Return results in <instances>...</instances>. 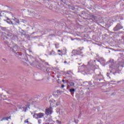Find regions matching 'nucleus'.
I'll return each mask as SVG.
<instances>
[{
    "label": "nucleus",
    "mask_w": 124,
    "mask_h": 124,
    "mask_svg": "<svg viewBox=\"0 0 124 124\" xmlns=\"http://www.w3.org/2000/svg\"><path fill=\"white\" fill-rule=\"evenodd\" d=\"M45 124H49V123H46Z\"/></svg>",
    "instance_id": "obj_29"
},
{
    "label": "nucleus",
    "mask_w": 124,
    "mask_h": 124,
    "mask_svg": "<svg viewBox=\"0 0 124 124\" xmlns=\"http://www.w3.org/2000/svg\"><path fill=\"white\" fill-rule=\"evenodd\" d=\"M62 82H64V80L63 79V80H62Z\"/></svg>",
    "instance_id": "obj_28"
},
{
    "label": "nucleus",
    "mask_w": 124,
    "mask_h": 124,
    "mask_svg": "<svg viewBox=\"0 0 124 124\" xmlns=\"http://www.w3.org/2000/svg\"><path fill=\"white\" fill-rule=\"evenodd\" d=\"M56 122L57 123V124H62V122L59 120H56Z\"/></svg>",
    "instance_id": "obj_15"
},
{
    "label": "nucleus",
    "mask_w": 124,
    "mask_h": 124,
    "mask_svg": "<svg viewBox=\"0 0 124 124\" xmlns=\"http://www.w3.org/2000/svg\"><path fill=\"white\" fill-rule=\"evenodd\" d=\"M55 47L56 48H57L58 49V48H59V46H58L57 45H55Z\"/></svg>",
    "instance_id": "obj_17"
},
{
    "label": "nucleus",
    "mask_w": 124,
    "mask_h": 124,
    "mask_svg": "<svg viewBox=\"0 0 124 124\" xmlns=\"http://www.w3.org/2000/svg\"><path fill=\"white\" fill-rule=\"evenodd\" d=\"M35 116H36V119H41L44 117V113H39L35 114Z\"/></svg>",
    "instance_id": "obj_4"
},
{
    "label": "nucleus",
    "mask_w": 124,
    "mask_h": 124,
    "mask_svg": "<svg viewBox=\"0 0 124 124\" xmlns=\"http://www.w3.org/2000/svg\"><path fill=\"white\" fill-rule=\"evenodd\" d=\"M23 62H25L26 63H26L28 65H29V64H30L32 66L33 65H35V62H33V61H28V58L27 57H26L24 59H23Z\"/></svg>",
    "instance_id": "obj_3"
},
{
    "label": "nucleus",
    "mask_w": 124,
    "mask_h": 124,
    "mask_svg": "<svg viewBox=\"0 0 124 124\" xmlns=\"http://www.w3.org/2000/svg\"><path fill=\"white\" fill-rule=\"evenodd\" d=\"M4 21H6V20H4Z\"/></svg>",
    "instance_id": "obj_31"
},
{
    "label": "nucleus",
    "mask_w": 124,
    "mask_h": 124,
    "mask_svg": "<svg viewBox=\"0 0 124 124\" xmlns=\"http://www.w3.org/2000/svg\"><path fill=\"white\" fill-rule=\"evenodd\" d=\"M70 92L71 93H74V92H75V89H71L70 90Z\"/></svg>",
    "instance_id": "obj_13"
},
{
    "label": "nucleus",
    "mask_w": 124,
    "mask_h": 124,
    "mask_svg": "<svg viewBox=\"0 0 124 124\" xmlns=\"http://www.w3.org/2000/svg\"><path fill=\"white\" fill-rule=\"evenodd\" d=\"M109 67H110V68H113V67H112L111 66H110Z\"/></svg>",
    "instance_id": "obj_22"
},
{
    "label": "nucleus",
    "mask_w": 124,
    "mask_h": 124,
    "mask_svg": "<svg viewBox=\"0 0 124 124\" xmlns=\"http://www.w3.org/2000/svg\"><path fill=\"white\" fill-rule=\"evenodd\" d=\"M92 18L94 19V20H96L97 19V17L94 16H92Z\"/></svg>",
    "instance_id": "obj_12"
},
{
    "label": "nucleus",
    "mask_w": 124,
    "mask_h": 124,
    "mask_svg": "<svg viewBox=\"0 0 124 124\" xmlns=\"http://www.w3.org/2000/svg\"><path fill=\"white\" fill-rule=\"evenodd\" d=\"M73 53H76V55H80V51L78 50H73Z\"/></svg>",
    "instance_id": "obj_7"
},
{
    "label": "nucleus",
    "mask_w": 124,
    "mask_h": 124,
    "mask_svg": "<svg viewBox=\"0 0 124 124\" xmlns=\"http://www.w3.org/2000/svg\"><path fill=\"white\" fill-rule=\"evenodd\" d=\"M58 52H62V51H61V50H58Z\"/></svg>",
    "instance_id": "obj_21"
},
{
    "label": "nucleus",
    "mask_w": 124,
    "mask_h": 124,
    "mask_svg": "<svg viewBox=\"0 0 124 124\" xmlns=\"http://www.w3.org/2000/svg\"><path fill=\"white\" fill-rule=\"evenodd\" d=\"M120 29H123V27L121 28H119V25H117L114 28V31H119Z\"/></svg>",
    "instance_id": "obj_8"
},
{
    "label": "nucleus",
    "mask_w": 124,
    "mask_h": 124,
    "mask_svg": "<svg viewBox=\"0 0 124 124\" xmlns=\"http://www.w3.org/2000/svg\"><path fill=\"white\" fill-rule=\"evenodd\" d=\"M66 62H67L66 61H65V62H64V63H66Z\"/></svg>",
    "instance_id": "obj_23"
},
{
    "label": "nucleus",
    "mask_w": 124,
    "mask_h": 124,
    "mask_svg": "<svg viewBox=\"0 0 124 124\" xmlns=\"http://www.w3.org/2000/svg\"><path fill=\"white\" fill-rule=\"evenodd\" d=\"M104 92H105V93H106V92H107V91H104Z\"/></svg>",
    "instance_id": "obj_30"
},
{
    "label": "nucleus",
    "mask_w": 124,
    "mask_h": 124,
    "mask_svg": "<svg viewBox=\"0 0 124 124\" xmlns=\"http://www.w3.org/2000/svg\"><path fill=\"white\" fill-rule=\"evenodd\" d=\"M13 34H12V33H8L7 34V38H10V37H12Z\"/></svg>",
    "instance_id": "obj_6"
},
{
    "label": "nucleus",
    "mask_w": 124,
    "mask_h": 124,
    "mask_svg": "<svg viewBox=\"0 0 124 124\" xmlns=\"http://www.w3.org/2000/svg\"><path fill=\"white\" fill-rule=\"evenodd\" d=\"M23 108V112H26L27 110H28V108H27V107H24Z\"/></svg>",
    "instance_id": "obj_9"
},
{
    "label": "nucleus",
    "mask_w": 124,
    "mask_h": 124,
    "mask_svg": "<svg viewBox=\"0 0 124 124\" xmlns=\"http://www.w3.org/2000/svg\"><path fill=\"white\" fill-rule=\"evenodd\" d=\"M3 120H4V119H1L0 121H3Z\"/></svg>",
    "instance_id": "obj_24"
},
{
    "label": "nucleus",
    "mask_w": 124,
    "mask_h": 124,
    "mask_svg": "<svg viewBox=\"0 0 124 124\" xmlns=\"http://www.w3.org/2000/svg\"><path fill=\"white\" fill-rule=\"evenodd\" d=\"M41 122H42V120L41 119H39V120H38V123L39 124H41Z\"/></svg>",
    "instance_id": "obj_14"
},
{
    "label": "nucleus",
    "mask_w": 124,
    "mask_h": 124,
    "mask_svg": "<svg viewBox=\"0 0 124 124\" xmlns=\"http://www.w3.org/2000/svg\"><path fill=\"white\" fill-rule=\"evenodd\" d=\"M107 76H108V77H109V75L107 74Z\"/></svg>",
    "instance_id": "obj_27"
},
{
    "label": "nucleus",
    "mask_w": 124,
    "mask_h": 124,
    "mask_svg": "<svg viewBox=\"0 0 124 124\" xmlns=\"http://www.w3.org/2000/svg\"><path fill=\"white\" fill-rule=\"evenodd\" d=\"M120 66H123V64H121Z\"/></svg>",
    "instance_id": "obj_26"
},
{
    "label": "nucleus",
    "mask_w": 124,
    "mask_h": 124,
    "mask_svg": "<svg viewBox=\"0 0 124 124\" xmlns=\"http://www.w3.org/2000/svg\"><path fill=\"white\" fill-rule=\"evenodd\" d=\"M55 103H56V101L52 100V102L50 103V108L46 109V111H45L46 115L47 116H49L53 113L52 107H54V106H55Z\"/></svg>",
    "instance_id": "obj_1"
},
{
    "label": "nucleus",
    "mask_w": 124,
    "mask_h": 124,
    "mask_svg": "<svg viewBox=\"0 0 124 124\" xmlns=\"http://www.w3.org/2000/svg\"><path fill=\"white\" fill-rule=\"evenodd\" d=\"M12 20L14 21V23L11 20H10L9 21H6V22L7 23H8V24H12V25H16V24H20V20H19V19L16 17L13 18Z\"/></svg>",
    "instance_id": "obj_2"
},
{
    "label": "nucleus",
    "mask_w": 124,
    "mask_h": 124,
    "mask_svg": "<svg viewBox=\"0 0 124 124\" xmlns=\"http://www.w3.org/2000/svg\"><path fill=\"white\" fill-rule=\"evenodd\" d=\"M61 88H64V86L63 85H62Z\"/></svg>",
    "instance_id": "obj_20"
},
{
    "label": "nucleus",
    "mask_w": 124,
    "mask_h": 124,
    "mask_svg": "<svg viewBox=\"0 0 124 124\" xmlns=\"http://www.w3.org/2000/svg\"><path fill=\"white\" fill-rule=\"evenodd\" d=\"M75 123H76V124H78V120H75Z\"/></svg>",
    "instance_id": "obj_16"
},
{
    "label": "nucleus",
    "mask_w": 124,
    "mask_h": 124,
    "mask_svg": "<svg viewBox=\"0 0 124 124\" xmlns=\"http://www.w3.org/2000/svg\"><path fill=\"white\" fill-rule=\"evenodd\" d=\"M2 95L1 96V97H0V100H2V99H1V98H2Z\"/></svg>",
    "instance_id": "obj_19"
},
{
    "label": "nucleus",
    "mask_w": 124,
    "mask_h": 124,
    "mask_svg": "<svg viewBox=\"0 0 124 124\" xmlns=\"http://www.w3.org/2000/svg\"><path fill=\"white\" fill-rule=\"evenodd\" d=\"M18 46L17 45H16L13 47V50L14 52H16V51H18Z\"/></svg>",
    "instance_id": "obj_5"
},
{
    "label": "nucleus",
    "mask_w": 124,
    "mask_h": 124,
    "mask_svg": "<svg viewBox=\"0 0 124 124\" xmlns=\"http://www.w3.org/2000/svg\"><path fill=\"white\" fill-rule=\"evenodd\" d=\"M69 85H70V86L72 87V86H74L75 83H74V82H70L69 83Z\"/></svg>",
    "instance_id": "obj_10"
},
{
    "label": "nucleus",
    "mask_w": 124,
    "mask_h": 124,
    "mask_svg": "<svg viewBox=\"0 0 124 124\" xmlns=\"http://www.w3.org/2000/svg\"><path fill=\"white\" fill-rule=\"evenodd\" d=\"M60 115H62L63 117V116H65V113H64V112L62 111V113H60Z\"/></svg>",
    "instance_id": "obj_11"
},
{
    "label": "nucleus",
    "mask_w": 124,
    "mask_h": 124,
    "mask_svg": "<svg viewBox=\"0 0 124 124\" xmlns=\"http://www.w3.org/2000/svg\"><path fill=\"white\" fill-rule=\"evenodd\" d=\"M25 124H26V123H29V121H26V120H25Z\"/></svg>",
    "instance_id": "obj_18"
},
{
    "label": "nucleus",
    "mask_w": 124,
    "mask_h": 124,
    "mask_svg": "<svg viewBox=\"0 0 124 124\" xmlns=\"http://www.w3.org/2000/svg\"><path fill=\"white\" fill-rule=\"evenodd\" d=\"M7 20H10V19H9V18H7Z\"/></svg>",
    "instance_id": "obj_25"
}]
</instances>
